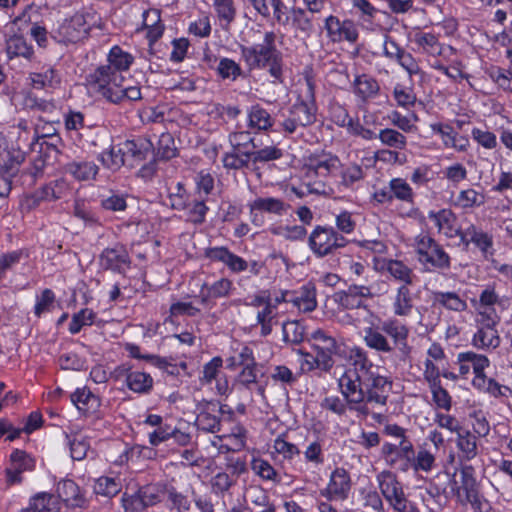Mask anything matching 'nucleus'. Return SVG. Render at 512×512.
<instances>
[{
	"mask_svg": "<svg viewBox=\"0 0 512 512\" xmlns=\"http://www.w3.org/2000/svg\"><path fill=\"white\" fill-rule=\"evenodd\" d=\"M134 56L114 45L107 54L106 64L99 65L87 77L89 86L101 97L113 104L141 99L139 86H125L124 72L134 63Z\"/></svg>",
	"mask_w": 512,
	"mask_h": 512,
	"instance_id": "1",
	"label": "nucleus"
},
{
	"mask_svg": "<svg viewBox=\"0 0 512 512\" xmlns=\"http://www.w3.org/2000/svg\"><path fill=\"white\" fill-rule=\"evenodd\" d=\"M365 345L379 353L391 357L394 361L406 363L412 352L408 343L409 328L397 319H388L379 326L366 327Z\"/></svg>",
	"mask_w": 512,
	"mask_h": 512,
	"instance_id": "2",
	"label": "nucleus"
},
{
	"mask_svg": "<svg viewBox=\"0 0 512 512\" xmlns=\"http://www.w3.org/2000/svg\"><path fill=\"white\" fill-rule=\"evenodd\" d=\"M276 34L266 31L259 44L250 46L240 45V55L247 68L252 70H266L273 82H283V54L277 48Z\"/></svg>",
	"mask_w": 512,
	"mask_h": 512,
	"instance_id": "3",
	"label": "nucleus"
},
{
	"mask_svg": "<svg viewBox=\"0 0 512 512\" xmlns=\"http://www.w3.org/2000/svg\"><path fill=\"white\" fill-rule=\"evenodd\" d=\"M450 481L451 491L461 505L469 503L477 512H483L484 508H490L489 503L480 495L475 469L471 465L461 466L460 482L455 479V475Z\"/></svg>",
	"mask_w": 512,
	"mask_h": 512,
	"instance_id": "4",
	"label": "nucleus"
},
{
	"mask_svg": "<svg viewBox=\"0 0 512 512\" xmlns=\"http://www.w3.org/2000/svg\"><path fill=\"white\" fill-rule=\"evenodd\" d=\"M100 20L93 11L76 13L59 26V42L77 43L86 39L93 28H100Z\"/></svg>",
	"mask_w": 512,
	"mask_h": 512,
	"instance_id": "5",
	"label": "nucleus"
},
{
	"mask_svg": "<svg viewBox=\"0 0 512 512\" xmlns=\"http://www.w3.org/2000/svg\"><path fill=\"white\" fill-rule=\"evenodd\" d=\"M364 375L359 372H345L338 380V386L343 398L350 405V411L358 416L367 417L371 411L366 407L364 396Z\"/></svg>",
	"mask_w": 512,
	"mask_h": 512,
	"instance_id": "6",
	"label": "nucleus"
},
{
	"mask_svg": "<svg viewBox=\"0 0 512 512\" xmlns=\"http://www.w3.org/2000/svg\"><path fill=\"white\" fill-rule=\"evenodd\" d=\"M166 484H147L138 488L134 494L124 493L122 505L126 512H144L148 507L162 502L166 493Z\"/></svg>",
	"mask_w": 512,
	"mask_h": 512,
	"instance_id": "7",
	"label": "nucleus"
},
{
	"mask_svg": "<svg viewBox=\"0 0 512 512\" xmlns=\"http://www.w3.org/2000/svg\"><path fill=\"white\" fill-rule=\"evenodd\" d=\"M316 121V107L304 101H296L279 123V132L291 136Z\"/></svg>",
	"mask_w": 512,
	"mask_h": 512,
	"instance_id": "8",
	"label": "nucleus"
},
{
	"mask_svg": "<svg viewBox=\"0 0 512 512\" xmlns=\"http://www.w3.org/2000/svg\"><path fill=\"white\" fill-rule=\"evenodd\" d=\"M364 396L366 407L370 404L384 407L387 404L392 381L376 372L364 375Z\"/></svg>",
	"mask_w": 512,
	"mask_h": 512,
	"instance_id": "9",
	"label": "nucleus"
},
{
	"mask_svg": "<svg viewBox=\"0 0 512 512\" xmlns=\"http://www.w3.org/2000/svg\"><path fill=\"white\" fill-rule=\"evenodd\" d=\"M308 341L320 359L322 371L329 372L334 366L333 355L337 354L339 349L335 338L324 330L317 329L310 335Z\"/></svg>",
	"mask_w": 512,
	"mask_h": 512,
	"instance_id": "10",
	"label": "nucleus"
},
{
	"mask_svg": "<svg viewBox=\"0 0 512 512\" xmlns=\"http://www.w3.org/2000/svg\"><path fill=\"white\" fill-rule=\"evenodd\" d=\"M345 238L337 235L332 229L326 226H316L309 237L311 250L319 257L333 252L334 249L343 247Z\"/></svg>",
	"mask_w": 512,
	"mask_h": 512,
	"instance_id": "11",
	"label": "nucleus"
},
{
	"mask_svg": "<svg viewBox=\"0 0 512 512\" xmlns=\"http://www.w3.org/2000/svg\"><path fill=\"white\" fill-rule=\"evenodd\" d=\"M326 37L333 43L347 41L355 43L358 40V30L351 20L341 21L337 16L329 15L324 19Z\"/></svg>",
	"mask_w": 512,
	"mask_h": 512,
	"instance_id": "12",
	"label": "nucleus"
},
{
	"mask_svg": "<svg viewBox=\"0 0 512 512\" xmlns=\"http://www.w3.org/2000/svg\"><path fill=\"white\" fill-rule=\"evenodd\" d=\"M248 2L261 17L268 19L272 16L276 24L290 25L291 8L284 3V0H248Z\"/></svg>",
	"mask_w": 512,
	"mask_h": 512,
	"instance_id": "13",
	"label": "nucleus"
},
{
	"mask_svg": "<svg viewBox=\"0 0 512 512\" xmlns=\"http://www.w3.org/2000/svg\"><path fill=\"white\" fill-rule=\"evenodd\" d=\"M498 319H493L487 315V322L482 323L481 327L474 333L472 345L480 350H494L499 347L501 338L495 328Z\"/></svg>",
	"mask_w": 512,
	"mask_h": 512,
	"instance_id": "14",
	"label": "nucleus"
},
{
	"mask_svg": "<svg viewBox=\"0 0 512 512\" xmlns=\"http://www.w3.org/2000/svg\"><path fill=\"white\" fill-rule=\"evenodd\" d=\"M351 489L349 473L344 468H336L331 476L328 486L320 491L321 496L332 499L344 500L348 497Z\"/></svg>",
	"mask_w": 512,
	"mask_h": 512,
	"instance_id": "15",
	"label": "nucleus"
},
{
	"mask_svg": "<svg viewBox=\"0 0 512 512\" xmlns=\"http://www.w3.org/2000/svg\"><path fill=\"white\" fill-rule=\"evenodd\" d=\"M373 296L370 287L365 285H350L347 290L334 294V301L344 309H359L364 307V298Z\"/></svg>",
	"mask_w": 512,
	"mask_h": 512,
	"instance_id": "16",
	"label": "nucleus"
},
{
	"mask_svg": "<svg viewBox=\"0 0 512 512\" xmlns=\"http://www.w3.org/2000/svg\"><path fill=\"white\" fill-rule=\"evenodd\" d=\"M253 221L264 214L282 216L288 214L290 205L274 197H257L249 203Z\"/></svg>",
	"mask_w": 512,
	"mask_h": 512,
	"instance_id": "17",
	"label": "nucleus"
},
{
	"mask_svg": "<svg viewBox=\"0 0 512 512\" xmlns=\"http://www.w3.org/2000/svg\"><path fill=\"white\" fill-rule=\"evenodd\" d=\"M373 268L377 272H388L394 279L402 281L407 286L413 282V272L402 261L385 257H373Z\"/></svg>",
	"mask_w": 512,
	"mask_h": 512,
	"instance_id": "18",
	"label": "nucleus"
},
{
	"mask_svg": "<svg viewBox=\"0 0 512 512\" xmlns=\"http://www.w3.org/2000/svg\"><path fill=\"white\" fill-rule=\"evenodd\" d=\"M306 166L309 173L325 177L340 167V160L330 152L318 151L307 158Z\"/></svg>",
	"mask_w": 512,
	"mask_h": 512,
	"instance_id": "19",
	"label": "nucleus"
},
{
	"mask_svg": "<svg viewBox=\"0 0 512 512\" xmlns=\"http://www.w3.org/2000/svg\"><path fill=\"white\" fill-rule=\"evenodd\" d=\"M246 122L252 132L260 133L273 130L276 120L266 108L256 103L247 109Z\"/></svg>",
	"mask_w": 512,
	"mask_h": 512,
	"instance_id": "20",
	"label": "nucleus"
},
{
	"mask_svg": "<svg viewBox=\"0 0 512 512\" xmlns=\"http://www.w3.org/2000/svg\"><path fill=\"white\" fill-rule=\"evenodd\" d=\"M352 90L359 104H367L380 93L378 81L368 74L356 75L352 82Z\"/></svg>",
	"mask_w": 512,
	"mask_h": 512,
	"instance_id": "21",
	"label": "nucleus"
},
{
	"mask_svg": "<svg viewBox=\"0 0 512 512\" xmlns=\"http://www.w3.org/2000/svg\"><path fill=\"white\" fill-rule=\"evenodd\" d=\"M28 80L34 89L52 90L60 85L61 75L54 65L47 64L29 73Z\"/></svg>",
	"mask_w": 512,
	"mask_h": 512,
	"instance_id": "22",
	"label": "nucleus"
},
{
	"mask_svg": "<svg viewBox=\"0 0 512 512\" xmlns=\"http://www.w3.org/2000/svg\"><path fill=\"white\" fill-rule=\"evenodd\" d=\"M377 481L382 495L391 506L406 497L402 484L391 471L385 470L380 472L377 475Z\"/></svg>",
	"mask_w": 512,
	"mask_h": 512,
	"instance_id": "23",
	"label": "nucleus"
},
{
	"mask_svg": "<svg viewBox=\"0 0 512 512\" xmlns=\"http://www.w3.org/2000/svg\"><path fill=\"white\" fill-rule=\"evenodd\" d=\"M130 258L123 248H107L100 255V264L106 270L124 274L130 267Z\"/></svg>",
	"mask_w": 512,
	"mask_h": 512,
	"instance_id": "24",
	"label": "nucleus"
},
{
	"mask_svg": "<svg viewBox=\"0 0 512 512\" xmlns=\"http://www.w3.org/2000/svg\"><path fill=\"white\" fill-rule=\"evenodd\" d=\"M11 466L6 469L7 479L10 484L20 483L21 474L34 468V459L25 451L16 449L10 455Z\"/></svg>",
	"mask_w": 512,
	"mask_h": 512,
	"instance_id": "25",
	"label": "nucleus"
},
{
	"mask_svg": "<svg viewBox=\"0 0 512 512\" xmlns=\"http://www.w3.org/2000/svg\"><path fill=\"white\" fill-rule=\"evenodd\" d=\"M68 185L64 180H56L44 186L41 190L36 191L33 195L25 199L24 205L31 208L38 204L39 201H53L65 196Z\"/></svg>",
	"mask_w": 512,
	"mask_h": 512,
	"instance_id": "26",
	"label": "nucleus"
},
{
	"mask_svg": "<svg viewBox=\"0 0 512 512\" xmlns=\"http://www.w3.org/2000/svg\"><path fill=\"white\" fill-rule=\"evenodd\" d=\"M423 265L425 271H439L444 273L450 269V257L444 249L438 245L429 252H424V256L418 260Z\"/></svg>",
	"mask_w": 512,
	"mask_h": 512,
	"instance_id": "27",
	"label": "nucleus"
},
{
	"mask_svg": "<svg viewBox=\"0 0 512 512\" xmlns=\"http://www.w3.org/2000/svg\"><path fill=\"white\" fill-rule=\"evenodd\" d=\"M56 492L58 497L69 507H82L85 503L79 486L73 480L60 481L57 484Z\"/></svg>",
	"mask_w": 512,
	"mask_h": 512,
	"instance_id": "28",
	"label": "nucleus"
},
{
	"mask_svg": "<svg viewBox=\"0 0 512 512\" xmlns=\"http://www.w3.org/2000/svg\"><path fill=\"white\" fill-rule=\"evenodd\" d=\"M5 50L9 60L21 57L31 61L34 56L33 46L21 35H13L7 38Z\"/></svg>",
	"mask_w": 512,
	"mask_h": 512,
	"instance_id": "29",
	"label": "nucleus"
},
{
	"mask_svg": "<svg viewBox=\"0 0 512 512\" xmlns=\"http://www.w3.org/2000/svg\"><path fill=\"white\" fill-rule=\"evenodd\" d=\"M414 452L415 450L411 441L407 438H403L399 441L394 456L390 458V464L399 471L407 472L411 469Z\"/></svg>",
	"mask_w": 512,
	"mask_h": 512,
	"instance_id": "30",
	"label": "nucleus"
},
{
	"mask_svg": "<svg viewBox=\"0 0 512 512\" xmlns=\"http://www.w3.org/2000/svg\"><path fill=\"white\" fill-rule=\"evenodd\" d=\"M456 445L460 462L471 461L478 455L477 438L469 430L462 429L457 434Z\"/></svg>",
	"mask_w": 512,
	"mask_h": 512,
	"instance_id": "31",
	"label": "nucleus"
},
{
	"mask_svg": "<svg viewBox=\"0 0 512 512\" xmlns=\"http://www.w3.org/2000/svg\"><path fill=\"white\" fill-rule=\"evenodd\" d=\"M60 505L54 495L40 492L32 496L27 507L19 512H59Z\"/></svg>",
	"mask_w": 512,
	"mask_h": 512,
	"instance_id": "32",
	"label": "nucleus"
},
{
	"mask_svg": "<svg viewBox=\"0 0 512 512\" xmlns=\"http://www.w3.org/2000/svg\"><path fill=\"white\" fill-rule=\"evenodd\" d=\"M455 233L459 237L460 243L466 247L473 243L483 254H487L488 249L492 246V238L484 232L477 231L475 226L469 227L466 231L455 229Z\"/></svg>",
	"mask_w": 512,
	"mask_h": 512,
	"instance_id": "33",
	"label": "nucleus"
},
{
	"mask_svg": "<svg viewBox=\"0 0 512 512\" xmlns=\"http://www.w3.org/2000/svg\"><path fill=\"white\" fill-rule=\"evenodd\" d=\"M126 377L127 387L135 393L148 394L153 388V378L150 374L141 371H131L122 368Z\"/></svg>",
	"mask_w": 512,
	"mask_h": 512,
	"instance_id": "34",
	"label": "nucleus"
},
{
	"mask_svg": "<svg viewBox=\"0 0 512 512\" xmlns=\"http://www.w3.org/2000/svg\"><path fill=\"white\" fill-rule=\"evenodd\" d=\"M72 403L83 414H91L100 406L99 398L86 387L78 388L70 396Z\"/></svg>",
	"mask_w": 512,
	"mask_h": 512,
	"instance_id": "35",
	"label": "nucleus"
},
{
	"mask_svg": "<svg viewBox=\"0 0 512 512\" xmlns=\"http://www.w3.org/2000/svg\"><path fill=\"white\" fill-rule=\"evenodd\" d=\"M65 172L78 181H88L95 178L98 166L92 161H72L65 165Z\"/></svg>",
	"mask_w": 512,
	"mask_h": 512,
	"instance_id": "36",
	"label": "nucleus"
},
{
	"mask_svg": "<svg viewBox=\"0 0 512 512\" xmlns=\"http://www.w3.org/2000/svg\"><path fill=\"white\" fill-rule=\"evenodd\" d=\"M164 498L165 507L169 512H188L191 508L188 496L172 485H167Z\"/></svg>",
	"mask_w": 512,
	"mask_h": 512,
	"instance_id": "37",
	"label": "nucleus"
},
{
	"mask_svg": "<svg viewBox=\"0 0 512 512\" xmlns=\"http://www.w3.org/2000/svg\"><path fill=\"white\" fill-rule=\"evenodd\" d=\"M151 147L152 144L148 141L128 140L119 147V152L126 155V158L130 157L136 161H143L150 153Z\"/></svg>",
	"mask_w": 512,
	"mask_h": 512,
	"instance_id": "38",
	"label": "nucleus"
},
{
	"mask_svg": "<svg viewBox=\"0 0 512 512\" xmlns=\"http://www.w3.org/2000/svg\"><path fill=\"white\" fill-rule=\"evenodd\" d=\"M213 9L223 28H228L235 20L237 10L233 0H213Z\"/></svg>",
	"mask_w": 512,
	"mask_h": 512,
	"instance_id": "39",
	"label": "nucleus"
},
{
	"mask_svg": "<svg viewBox=\"0 0 512 512\" xmlns=\"http://www.w3.org/2000/svg\"><path fill=\"white\" fill-rule=\"evenodd\" d=\"M458 361H468L470 367L472 366L473 372L475 374V380L485 381L486 377L484 374V370L489 366V360L486 356L482 354H477L473 351L462 352L458 354Z\"/></svg>",
	"mask_w": 512,
	"mask_h": 512,
	"instance_id": "40",
	"label": "nucleus"
},
{
	"mask_svg": "<svg viewBox=\"0 0 512 512\" xmlns=\"http://www.w3.org/2000/svg\"><path fill=\"white\" fill-rule=\"evenodd\" d=\"M215 408L216 404L208 403L206 410H203L198 414L196 424L200 430L210 433L220 431V419L209 411H215Z\"/></svg>",
	"mask_w": 512,
	"mask_h": 512,
	"instance_id": "41",
	"label": "nucleus"
},
{
	"mask_svg": "<svg viewBox=\"0 0 512 512\" xmlns=\"http://www.w3.org/2000/svg\"><path fill=\"white\" fill-rule=\"evenodd\" d=\"M376 138H378L384 146L395 150H403L407 146L406 136L392 128L381 129L378 135H376Z\"/></svg>",
	"mask_w": 512,
	"mask_h": 512,
	"instance_id": "42",
	"label": "nucleus"
},
{
	"mask_svg": "<svg viewBox=\"0 0 512 512\" xmlns=\"http://www.w3.org/2000/svg\"><path fill=\"white\" fill-rule=\"evenodd\" d=\"M216 71L223 80L235 81L243 75L239 63L227 57L220 58Z\"/></svg>",
	"mask_w": 512,
	"mask_h": 512,
	"instance_id": "43",
	"label": "nucleus"
},
{
	"mask_svg": "<svg viewBox=\"0 0 512 512\" xmlns=\"http://www.w3.org/2000/svg\"><path fill=\"white\" fill-rule=\"evenodd\" d=\"M414 41L425 53L429 55H441L443 53V47L439 43L438 37L433 33H416Z\"/></svg>",
	"mask_w": 512,
	"mask_h": 512,
	"instance_id": "44",
	"label": "nucleus"
},
{
	"mask_svg": "<svg viewBox=\"0 0 512 512\" xmlns=\"http://www.w3.org/2000/svg\"><path fill=\"white\" fill-rule=\"evenodd\" d=\"M412 307V297L409 288L406 285L400 286L393 304L395 315L407 316L410 314Z\"/></svg>",
	"mask_w": 512,
	"mask_h": 512,
	"instance_id": "45",
	"label": "nucleus"
},
{
	"mask_svg": "<svg viewBox=\"0 0 512 512\" xmlns=\"http://www.w3.org/2000/svg\"><path fill=\"white\" fill-rule=\"evenodd\" d=\"M350 359L353 361L354 370H348L347 372H359L362 375L373 373V363L369 360L367 352L360 348L355 347L351 350Z\"/></svg>",
	"mask_w": 512,
	"mask_h": 512,
	"instance_id": "46",
	"label": "nucleus"
},
{
	"mask_svg": "<svg viewBox=\"0 0 512 512\" xmlns=\"http://www.w3.org/2000/svg\"><path fill=\"white\" fill-rule=\"evenodd\" d=\"M245 156L251 158L253 163H264L280 159L283 151L275 145H270L256 151L245 152Z\"/></svg>",
	"mask_w": 512,
	"mask_h": 512,
	"instance_id": "47",
	"label": "nucleus"
},
{
	"mask_svg": "<svg viewBox=\"0 0 512 512\" xmlns=\"http://www.w3.org/2000/svg\"><path fill=\"white\" fill-rule=\"evenodd\" d=\"M283 340L292 345H298L304 340L305 328L298 321H288L283 324Z\"/></svg>",
	"mask_w": 512,
	"mask_h": 512,
	"instance_id": "48",
	"label": "nucleus"
},
{
	"mask_svg": "<svg viewBox=\"0 0 512 512\" xmlns=\"http://www.w3.org/2000/svg\"><path fill=\"white\" fill-rule=\"evenodd\" d=\"M430 129L434 134L440 136L444 148L451 149L454 146L453 143L458 132L450 124L442 122L431 123Z\"/></svg>",
	"mask_w": 512,
	"mask_h": 512,
	"instance_id": "49",
	"label": "nucleus"
},
{
	"mask_svg": "<svg viewBox=\"0 0 512 512\" xmlns=\"http://www.w3.org/2000/svg\"><path fill=\"white\" fill-rule=\"evenodd\" d=\"M236 484V478L227 472H218L210 479L211 491L216 495L223 496Z\"/></svg>",
	"mask_w": 512,
	"mask_h": 512,
	"instance_id": "50",
	"label": "nucleus"
},
{
	"mask_svg": "<svg viewBox=\"0 0 512 512\" xmlns=\"http://www.w3.org/2000/svg\"><path fill=\"white\" fill-rule=\"evenodd\" d=\"M290 24L298 31L311 33L313 29L312 20L307 16L303 8L292 7L290 15Z\"/></svg>",
	"mask_w": 512,
	"mask_h": 512,
	"instance_id": "51",
	"label": "nucleus"
},
{
	"mask_svg": "<svg viewBox=\"0 0 512 512\" xmlns=\"http://www.w3.org/2000/svg\"><path fill=\"white\" fill-rule=\"evenodd\" d=\"M389 187L395 198L401 201L413 202L414 192L406 180L402 178H393L389 182Z\"/></svg>",
	"mask_w": 512,
	"mask_h": 512,
	"instance_id": "52",
	"label": "nucleus"
},
{
	"mask_svg": "<svg viewBox=\"0 0 512 512\" xmlns=\"http://www.w3.org/2000/svg\"><path fill=\"white\" fill-rule=\"evenodd\" d=\"M435 299L439 304L450 310L460 312L467 308L466 302L455 292H438L435 294Z\"/></svg>",
	"mask_w": 512,
	"mask_h": 512,
	"instance_id": "53",
	"label": "nucleus"
},
{
	"mask_svg": "<svg viewBox=\"0 0 512 512\" xmlns=\"http://www.w3.org/2000/svg\"><path fill=\"white\" fill-rule=\"evenodd\" d=\"M294 303L305 312L313 311L317 306L315 287L310 285L303 286L300 296L294 298Z\"/></svg>",
	"mask_w": 512,
	"mask_h": 512,
	"instance_id": "54",
	"label": "nucleus"
},
{
	"mask_svg": "<svg viewBox=\"0 0 512 512\" xmlns=\"http://www.w3.org/2000/svg\"><path fill=\"white\" fill-rule=\"evenodd\" d=\"M435 466V456L426 449H421L414 452V459L412 460L411 469L415 472L423 471L430 472Z\"/></svg>",
	"mask_w": 512,
	"mask_h": 512,
	"instance_id": "55",
	"label": "nucleus"
},
{
	"mask_svg": "<svg viewBox=\"0 0 512 512\" xmlns=\"http://www.w3.org/2000/svg\"><path fill=\"white\" fill-rule=\"evenodd\" d=\"M156 154L162 159H171L176 155V147L173 136L170 133H162L159 136Z\"/></svg>",
	"mask_w": 512,
	"mask_h": 512,
	"instance_id": "56",
	"label": "nucleus"
},
{
	"mask_svg": "<svg viewBox=\"0 0 512 512\" xmlns=\"http://www.w3.org/2000/svg\"><path fill=\"white\" fill-rule=\"evenodd\" d=\"M320 407L340 417L346 415L347 410H350V405L348 404V402L344 398L341 399L338 396L325 397L321 401Z\"/></svg>",
	"mask_w": 512,
	"mask_h": 512,
	"instance_id": "57",
	"label": "nucleus"
},
{
	"mask_svg": "<svg viewBox=\"0 0 512 512\" xmlns=\"http://www.w3.org/2000/svg\"><path fill=\"white\" fill-rule=\"evenodd\" d=\"M251 469L263 480L275 481L278 476L274 467L267 460L261 458H253L251 462Z\"/></svg>",
	"mask_w": 512,
	"mask_h": 512,
	"instance_id": "58",
	"label": "nucleus"
},
{
	"mask_svg": "<svg viewBox=\"0 0 512 512\" xmlns=\"http://www.w3.org/2000/svg\"><path fill=\"white\" fill-rule=\"evenodd\" d=\"M95 318V313L89 309H82L74 314L69 325L71 334H77L85 325H92Z\"/></svg>",
	"mask_w": 512,
	"mask_h": 512,
	"instance_id": "59",
	"label": "nucleus"
},
{
	"mask_svg": "<svg viewBox=\"0 0 512 512\" xmlns=\"http://www.w3.org/2000/svg\"><path fill=\"white\" fill-rule=\"evenodd\" d=\"M393 97L398 106L408 109L416 102V96L412 89L406 88L401 84H396L393 89Z\"/></svg>",
	"mask_w": 512,
	"mask_h": 512,
	"instance_id": "60",
	"label": "nucleus"
},
{
	"mask_svg": "<svg viewBox=\"0 0 512 512\" xmlns=\"http://www.w3.org/2000/svg\"><path fill=\"white\" fill-rule=\"evenodd\" d=\"M443 175L448 182L457 186L460 182L467 179L468 171L463 164L457 162L447 166L443 170Z\"/></svg>",
	"mask_w": 512,
	"mask_h": 512,
	"instance_id": "61",
	"label": "nucleus"
},
{
	"mask_svg": "<svg viewBox=\"0 0 512 512\" xmlns=\"http://www.w3.org/2000/svg\"><path fill=\"white\" fill-rule=\"evenodd\" d=\"M364 172L361 166L357 164L348 165L341 171V184L345 187H351L362 180Z\"/></svg>",
	"mask_w": 512,
	"mask_h": 512,
	"instance_id": "62",
	"label": "nucleus"
},
{
	"mask_svg": "<svg viewBox=\"0 0 512 512\" xmlns=\"http://www.w3.org/2000/svg\"><path fill=\"white\" fill-rule=\"evenodd\" d=\"M472 138L483 148L492 150L497 146V137L493 132L474 127L471 130Z\"/></svg>",
	"mask_w": 512,
	"mask_h": 512,
	"instance_id": "63",
	"label": "nucleus"
},
{
	"mask_svg": "<svg viewBox=\"0 0 512 512\" xmlns=\"http://www.w3.org/2000/svg\"><path fill=\"white\" fill-rule=\"evenodd\" d=\"M396 62L408 73L410 77L413 75L423 74L419 61L409 52L403 50Z\"/></svg>",
	"mask_w": 512,
	"mask_h": 512,
	"instance_id": "64",
	"label": "nucleus"
}]
</instances>
